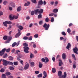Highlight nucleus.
<instances>
[{
  "instance_id": "obj_51",
  "label": "nucleus",
  "mask_w": 78,
  "mask_h": 78,
  "mask_svg": "<svg viewBox=\"0 0 78 78\" xmlns=\"http://www.w3.org/2000/svg\"><path fill=\"white\" fill-rule=\"evenodd\" d=\"M34 11H32L31 12V16H33V15H34Z\"/></svg>"
},
{
  "instance_id": "obj_36",
  "label": "nucleus",
  "mask_w": 78,
  "mask_h": 78,
  "mask_svg": "<svg viewBox=\"0 0 78 78\" xmlns=\"http://www.w3.org/2000/svg\"><path fill=\"white\" fill-rule=\"evenodd\" d=\"M30 66L31 67H33L34 66V62H31L30 63Z\"/></svg>"
},
{
  "instance_id": "obj_42",
  "label": "nucleus",
  "mask_w": 78,
  "mask_h": 78,
  "mask_svg": "<svg viewBox=\"0 0 78 78\" xmlns=\"http://www.w3.org/2000/svg\"><path fill=\"white\" fill-rule=\"evenodd\" d=\"M34 37H35V38H37L39 36V35L38 34H37L34 35Z\"/></svg>"
},
{
  "instance_id": "obj_56",
  "label": "nucleus",
  "mask_w": 78,
  "mask_h": 78,
  "mask_svg": "<svg viewBox=\"0 0 78 78\" xmlns=\"http://www.w3.org/2000/svg\"><path fill=\"white\" fill-rule=\"evenodd\" d=\"M14 19H17L18 18V16H13Z\"/></svg>"
},
{
  "instance_id": "obj_64",
  "label": "nucleus",
  "mask_w": 78,
  "mask_h": 78,
  "mask_svg": "<svg viewBox=\"0 0 78 78\" xmlns=\"http://www.w3.org/2000/svg\"><path fill=\"white\" fill-rule=\"evenodd\" d=\"M54 15V13H51L49 15V16H53Z\"/></svg>"
},
{
  "instance_id": "obj_63",
  "label": "nucleus",
  "mask_w": 78,
  "mask_h": 78,
  "mask_svg": "<svg viewBox=\"0 0 78 78\" xmlns=\"http://www.w3.org/2000/svg\"><path fill=\"white\" fill-rule=\"evenodd\" d=\"M34 42H32L30 43V46L33 45V44H34Z\"/></svg>"
},
{
  "instance_id": "obj_12",
  "label": "nucleus",
  "mask_w": 78,
  "mask_h": 78,
  "mask_svg": "<svg viewBox=\"0 0 78 78\" xmlns=\"http://www.w3.org/2000/svg\"><path fill=\"white\" fill-rule=\"evenodd\" d=\"M20 34H21L20 33V32H18L15 35V37L16 38H17L19 37V36H20Z\"/></svg>"
},
{
  "instance_id": "obj_18",
  "label": "nucleus",
  "mask_w": 78,
  "mask_h": 78,
  "mask_svg": "<svg viewBox=\"0 0 78 78\" xmlns=\"http://www.w3.org/2000/svg\"><path fill=\"white\" fill-rule=\"evenodd\" d=\"M43 74L44 75V76L45 77V78H47V74L46 73V72L44 71L43 72Z\"/></svg>"
},
{
  "instance_id": "obj_43",
  "label": "nucleus",
  "mask_w": 78,
  "mask_h": 78,
  "mask_svg": "<svg viewBox=\"0 0 78 78\" xmlns=\"http://www.w3.org/2000/svg\"><path fill=\"white\" fill-rule=\"evenodd\" d=\"M45 21L46 22H48L49 21V19H48V18L47 17L45 19Z\"/></svg>"
},
{
  "instance_id": "obj_59",
  "label": "nucleus",
  "mask_w": 78,
  "mask_h": 78,
  "mask_svg": "<svg viewBox=\"0 0 78 78\" xmlns=\"http://www.w3.org/2000/svg\"><path fill=\"white\" fill-rule=\"evenodd\" d=\"M3 15V12L2 11H0V16H2Z\"/></svg>"
},
{
  "instance_id": "obj_47",
  "label": "nucleus",
  "mask_w": 78,
  "mask_h": 78,
  "mask_svg": "<svg viewBox=\"0 0 78 78\" xmlns=\"http://www.w3.org/2000/svg\"><path fill=\"white\" fill-rule=\"evenodd\" d=\"M21 30H23V27H22V26H20L19 27H18Z\"/></svg>"
},
{
  "instance_id": "obj_25",
  "label": "nucleus",
  "mask_w": 78,
  "mask_h": 78,
  "mask_svg": "<svg viewBox=\"0 0 78 78\" xmlns=\"http://www.w3.org/2000/svg\"><path fill=\"white\" fill-rule=\"evenodd\" d=\"M37 77L38 78H42V74L41 73L37 75Z\"/></svg>"
},
{
  "instance_id": "obj_30",
  "label": "nucleus",
  "mask_w": 78,
  "mask_h": 78,
  "mask_svg": "<svg viewBox=\"0 0 78 78\" xmlns=\"http://www.w3.org/2000/svg\"><path fill=\"white\" fill-rule=\"evenodd\" d=\"M23 39L24 40H27V39H28V37H27V36H24L23 38Z\"/></svg>"
},
{
  "instance_id": "obj_19",
  "label": "nucleus",
  "mask_w": 78,
  "mask_h": 78,
  "mask_svg": "<svg viewBox=\"0 0 78 78\" xmlns=\"http://www.w3.org/2000/svg\"><path fill=\"white\" fill-rule=\"evenodd\" d=\"M58 9H54L52 11V12H55V13L58 12Z\"/></svg>"
},
{
  "instance_id": "obj_35",
  "label": "nucleus",
  "mask_w": 78,
  "mask_h": 78,
  "mask_svg": "<svg viewBox=\"0 0 78 78\" xmlns=\"http://www.w3.org/2000/svg\"><path fill=\"white\" fill-rule=\"evenodd\" d=\"M2 78H6V75L4 74H2Z\"/></svg>"
},
{
  "instance_id": "obj_22",
  "label": "nucleus",
  "mask_w": 78,
  "mask_h": 78,
  "mask_svg": "<svg viewBox=\"0 0 78 78\" xmlns=\"http://www.w3.org/2000/svg\"><path fill=\"white\" fill-rule=\"evenodd\" d=\"M43 12V9H41L39 10L38 9V13L39 14H42Z\"/></svg>"
},
{
  "instance_id": "obj_58",
  "label": "nucleus",
  "mask_w": 78,
  "mask_h": 78,
  "mask_svg": "<svg viewBox=\"0 0 78 78\" xmlns=\"http://www.w3.org/2000/svg\"><path fill=\"white\" fill-rule=\"evenodd\" d=\"M19 70H23V67H20L19 68Z\"/></svg>"
},
{
  "instance_id": "obj_7",
  "label": "nucleus",
  "mask_w": 78,
  "mask_h": 78,
  "mask_svg": "<svg viewBox=\"0 0 78 78\" xmlns=\"http://www.w3.org/2000/svg\"><path fill=\"white\" fill-rule=\"evenodd\" d=\"M9 5L11 6H12V7H15L16 6L15 4L12 2H10Z\"/></svg>"
},
{
  "instance_id": "obj_52",
  "label": "nucleus",
  "mask_w": 78,
  "mask_h": 78,
  "mask_svg": "<svg viewBox=\"0 0 78 78\" xmlns=\"http://www.w3.org/2000/svg\"><path fill=\"white\" fill-rule=\"evenodd\" d=\"M32 36H30V37H29V38H28V40L29 41H32Z\"/></svg>"
},
{
  "instance_id": "obj_29",
  "label": "nucleus",
  "mask_w": 78,
  "mask_h": 78,
  "mask_svg": "<svg viewBox=\"0 0 78 78\" xmlns=\"http://www.w3.org/2000/svg\"><path fill=\"white\" fill-rule=\"evenodd\" d=\"M8 58L9 59V60H10V61H12V60H13V59H14V58L12 57V56H9L8 57Z\"/></svg>"
},
{
  "instance_id": "obj_61",
  "label": "nucleus",
  "mask_w": 78,
  "mask_h": 78,
  "mask_svg": "<svg viewBox=\"0 0 78 78\" xmlns=\"http://www.w3.org/2000/svg\"><path fill=\"white\" fill-rule=\"evenodd\" d=\"M33 23H31L29 24V27L30 28V27H32L33 26Z\"/></svg>"
},
{
  "instance_id": "obj_38",
  "label": "nucleus",
  "mask_w": 78,
  "mask_h": 78,
  "mask_svg": "<svg viewBox=\"0 0 78 78\" xmlns=\"http://www.w3.org/2000/svg\"><path fill=\"white\" fill-rule=\"evenodd\" d=\"M67 31V32H68V33L69 34H70V33L71 32V30H70V28H68Z\"/></svg>"
},
{
  "instance_id": "obj_57",
  "label": "nucleus",
  "mask_w": 78,
  "mask_h": 78,
  "mask_svg": "<svg viewBox=\"0 0 78 78\" xmlns=\"http://www.w3.org/2000/svg\"><path fill=\"white\" fill-rule=\"evenodd\" d=\"M6 51V52H7V53H9V52L10 51V48H9L7 49Z\"/></svg>"
},
{
  "instance_id": "obj_2",
  "label": "nucleus",
  "mask_w": 78,
  "mask_h": 78,
  "mask_svg": "<svg viewBox=\"0 0 78 78\" xmlns=\"http://www.w3.org/2000/svg\"><path fill=\"white\" fill-rule=\"evenodd\" d=\"M4 40H6L7 39V41L5 42V44H7V43H9L11 40V37H8L6 36H4L3 37Z\"/></svg>"
},
{
  "instance_id": "obj_13",
  "label": "nucleus",
  "mask_w": 78,
  "mask_h": 78,
  "mask_svg": "<svg viewBox=\"0 0 78 78\" xmlns=\"http://www.w3.org/2000/svg\"><path fill=\"white\" fill-rule=\"evenodd\" d=\"M2 62H3V66H5L4 64H6L7 62H8V61L5 59H3Z\"/></svg>"
},
{
  "instance_id": "obj_8",
  "label": "nucleus",
  "mask_w": 78,
  "mask_h": 78,
  "mask_svg": "<svg viewBox=\"0 0 78 78\" xmlns=\"http://www.w3.org/2000/svg\"><path fill=\"white\" fill-rule=\"evenodd\" d=\"M73 51L75 53H76V54L77 55H78V48L76 47L75 48L73 49Z\"/></svg>"
},
{
  "instance_id": "obj_26",
  "label": "nucleus",
  "mask_w": 78,
  "mask_h": 78,
  "mask_svg": "<svg viewBox=\"0 0 78 78\" xmlns=\"http://www.w3.org/2000/svg\"><path fill=\"white\" fill-rule=\"evenodd\" d=\"M9 69L11 70H13L14 69V67L12 66H9Z\"/></svg>"
},
{
  "instance_id": "obj_14",
  "label": "nucleus",
  "mask_w": 78,
  "mask_h": 78,
  "mask_svg": "<svg viewBox=\"0 0 78 78\" xmlns=\"http://www.w3.org/2000/svg\"><path fill=\"white\" fill-rule=\"evenodd\" d=\"M66 54L64 53L62 54V58L63 59H66Z\"/></svg>"
},
{
  "instance_id": "obj_10",
  "label": "nucleus",
  "mask_w": 78,
  "mask_h": 78,
  "mask_svg": "<svg viewBox=\"0 0 78 78\" xmlns=\"http://www.w3.org/2000/svg\"><path fill=\"white\" fill-rule=\"evenodd\" d=\"M70 47H71V44H70V43H69L66 47V49H68V50H69V48H70Z\"/></svg>"
},
{
  "instance_id": "obj_21",
  "label": "nucleus",
  "mask_w": 78,
  "mask_h": 78,
  "mask_svg": "<svg viewBox=\"0 0 78 78\" xmlns=\"http://www.w3.org/2000/svg\"><path fill=\"white\" fill-rule=\"evenodd\" d=\"M62 75V72L61 71H58V76H61Z\"/></svg>"
},
{
  "instance_id": "obj_16",
  "label": "nucleus",
  "mask_w": 78,
  "mask_h": 78,
  "mask_svg": "<svg viewBox=\"0 0 78 78\" xmlns=\"http://www.w3.org/2000/svg\"><path fill=\"white\" fill-rule=\"evenodd\" d=\"M59 66H61L62 65V60H59Z\"/></svg>"
},
{
  "instance_id": "obj_24",
  "label": "nucleus",
  "mask_w": 78,
  "mask_h": 78,
  "mask_svg": "<svg viewBox=\"0 0 78 78\" xmlns=\"http://www.w3.org/2000/svg\"><path fill=\"white\" fill-rule=\"evenodd\" d=\"M42 64L41 63V62H39V68H42Z\"/></svg>"
},
{
  "instance_id": "obj_53",
  "label": "nucleus",
  "mask_w": 78,
  "mask_h": 78,
  "mask_svg": "<svg viewBox=\"0 0 78 78\" xmlns=\"http://www.w3.org/2000/svg\"><path fill=\"white\" fill-rule=\"evenodd\" d=\"M51 22H54V18L52 17L51 20Z\"/></svg>"
},
{
  "instance_id": "obj_23",
  "label": "nucleus",
  "mask_w": 78,
  "mask_h": 78,
  "mask_svg": "<svg viewBox=\"0 0 78 78\" xmlns=\"http://www.w3.org/2000/svg\"><path fill=\"white\" fill-rule=\"evenodd\" d=\"M9 17L10 20H13L14 19V17H12V15H10L9 16Z\"/></svg>"
},
{
  "instance_id": "obj_34",
  "label": "nucleus",
  "mask_w": 78,
  "mask_h": 78,
  "mask_svg": "<svg viewBox=\"0 0 78 78\" xmlns=\"http://www.w3.org/2000/svg\"><path fill=\"white\" fill-rule=\"evenodd\" d=\"M35 14H37V13H39V9H37L34 11Z\"/></svg>"
},
{
  "instance_id": "obj_9",
  "label": "nucleus",
  "mask_w": 78,
  "mask_h": 78,
  "mask_svg": "<svg viewBox=\"0 0 78 78\" xmlns=\"http://www.w3.org/2000/svg\"><path fill=\"white\" fill-rule=\"evenodd\" d=\"M62 78H66L67 77V73H66V72H64V75H62Z\"/></svg>"
},
{
  "instance_id": "obj_40",
  "label": "nucleus",
  "mask_w": 78,
  "mask_h": 78,
  "mask_svg": "<svg viewBox=\"0 0 78 78\" xmlns=\"http://www.w3.org/2000/svg\"><path fill=\"white\" fill-rule=\"evenodd\" d=\"M38 19H41L42 18V15L40 14L38 16Z\"/></svg>"
},
{
  "instance_id": "obj_55",
  "label": "nucleus",
  "mask_w": 78,
  "mask_h": 78,
  "mask_svg": "<svg viewBox=\"0 0 78 78\" xmlns=\"http://www.w3.org/2000/svg\"><path fill=\"white\" fill-rule=\"evenodd\" d=\"M41 61L43 62H45V59L44 58H41Z\"/></svg>"
},
{
  "instance_id": "obj_27",
  "label": "nucleus",
  "mask_w": 78,
  "mask_h": 78,
  "mask_svg": "<svg viewBox=\"0 0 78 78\" xmlns=\"http://www.w3.org/2000/svg\"><path fill=\"white\" fill-rule=\"evenodd\" d=\"M3 24L5 27H8L7 26V23H6V21H5V22H3Z\"/></svg>"
},
{
  "instance_id": "obj_41",
  "label": "nucleus",
  "mask_w": 78,
  "mask_h": 78,
  "mask_svg": "<svg viewBox=\"0 0 78 78\" xmlns=\"http://www.w3.org/2000/svg\"><path fill=\"white\" fill-rule=\"evenodd\" d=\"M8 3V2L6 1H5L3 2V4L4 5H6V4H7Z\"/></svg>"
},
{
  "instance_id": "obj_60",
  "label": "nucleus",
  "mask_w": 78,
  "mask_h": 78,
  "mask_svg": "<svg viewBox=\"0 0 78 78\" xmlns=\"http://www.w3.org/2000/svg\"><path fill=\"white\" fill-rule=\"evenodd\" d=\"M8 78H13L14 77L12 76H9L7 77Z\"/></svg>"
},
{
  "instance_id": "obj_49",
  "label": "nucleus",
  "mask_w": 78,
  "mask_h": 78,
  "mask_svg": "<svg viewBox=\"0 0 78 78\" xmlns=\"http://www.w3.org/2000/svg\"><path fill=\"white\" fill-rule=\"evenodd\" d=\"M45 60L46 61V62H48V61H49V60H48V59L47 57L45 58Z\"/></svg>"
},
{
  "instance_id": "obj_33",
  "label": "nucleus",
  "mask_w": 78,
  "mask_h": 78,
  "mask_svg": "<svg viewBox=\"0 0 78 78\" xmlns=\"http://www.w3.org/2000/svg\"><path fill=\"white\" fill-rule=\"evenodd\" d=\"M6 22L7 24H9V25H11V24H12V22L10 21H6Z\"/></svg>"
},
{
  "instance_id": "obj_20",
  "label": "nucleus",
  "mask_w": 78,
  "mask_h": 78,
  "mask_svg": "<svg viewBox=\"0 0 78 78\" xmlns=\"http://www.w3.org/2000/svg\"><path fill=\"white\" fill-rule=\"evenodd\" d=\"M52 72L53 73H56V69L53 68L52 69Z\"/></svg>"
},
{
  "instance_id": "obj_15",
  "label": "nucleus",
  "mask_w": 78,
  "mask_h": 78,
  "mask_svg": "<svg viewBox=\"0 0 78 78\" xmlns=\"http://www.w3.org/2000/svg\"><path fill=\"white\" fill-rule=\"evenodd\" d=\"M30 2H28L27 3H26L24 5L25 6H29L30 5Z\"/></svg>"
},
{
  "instance_id": "obj_39",
  "label": "nucleus",
  "mask_w": 78,
  "mask_h": 78,
  "mask_svg": "<svg viewBox=\"0 0 78 78\" xmlns=\"http://www.w3.org/2000/svg\"><path fill=\"white\" fill-rule=\"evenodd\" d=\"M13 64L15 66H17L18 65V62H13Z\"/></svg>"
},
{
  "instance_id": "obj_46",
  "label": "nucleus",
  "mask_w": 78,
  "mask_h": 78,
  "mask_svg": "<svg viewBox=\"0 0 78 78\" xmlns=\"http://www.w3.org/2000/svg\"><path fill=\"white\" fill-rule=\"evenodd\" d=\"M1 72H5V69L3 68H2L0 70Z\"/></svg>"
},
{
  "instance_id": "obj_48",
  "label": "nucleus",
  "mask_w": 78,
  "mask_h": 78,
  "mask_svg": "<svg viewBox=\"0 0 78 78\" xmlns=\"http://www.w3.org/2000/svg\"><path fill=\"white\" fill-rule=\"evenodd\" d=\"M35 73L36 75H38V74L39 73V72L38 71H35Z\"/></svg>"
},
{
  "instance_id": "obj_6",
  "label": "nucleus",
  "mask_w": 78,
  "mask_h": 78,
  "mask_svg": "<svg viewBox=\"0 0 78 78\" xmlns=\"http://www.w3.org/2000/svg\"><path fill=\"white\" fill-rule=\"evenodd\" d=\"M29 68V64L27 63L26 64L24 67V70H27Z\"/></svg>"
},
{
  "instance_id": "obj_3",
  "label": "nucleus",
  "mask_w": 78,
  "mask_h": 78,
  "mask_svg": "<svg viewBox=\"0 0 78 78\" xmlns=\"http://www.w3.org/2000/svg\"><path fill=\"white\" fill-rule=\"evenodd\" d=\"M43 27L45 28V30H48L49 28V27H50V25L49 24H47L46 23H45L43 25Z\"/></svg>"
},
{
  "instance_id": "obj_37",
  "label": "nucleus",
  "mask_w": 78,
  "mask_h": 78,
  "mask_svg": "<svg viewBox=\"0 0 78 78\" xmlns=\"http://www.w3.org/2000/svg\"><path fill=\"white\" fill-rule=\"evenodd\" d=\"M5 74L7 76H8V75H11V73L9 72H7L5 73Z\"/></svg>"
},
{
  "instance_id": "obj_62",
  "label": "nucleus",
  "mask_w": 78,
  "mask_h": 78,
  "mask_svg": "<svg viewBox=\"0 0 78 78\" xmlns=\"http://www.w3.org/2000/svg\"><path fill=\"white\" fill-rule=\"evenodd\" d=\"M72 56L73 58L74 59H76L75 56V55H74V54H72Z\"/></svg>"
},
{
  "instance_id": "obj_54",
  "label": "nucleus",
  "mask_w": 78,
  "mask_h": 78,
  "mask_svg": "<svg viewBox=\"0 0 78 78\" xmlns=\"http://www.w3.org/2000/svg\"><path fill=\"white\" fill-rule=\"evenodd\" d=\"M20 62L22 65H23V60H21Z\"/></svg>"
},
{
  "instance_id": "obj_31",
  "label": "nucleus",
  "mask_w": 78,
  "mask_h": 78,
  "mask_svg": "<svg viewBox=\"0 0 78 78\" xmlns=\"http://www.w3.org/2000/svg\"><path fill=\"white\" fill-rule=\"evenodd\" d=\"M7 57H8V55H7V54H5L3 56V58H6Z\"/></svg>"
},
{
  "instance_id": "obj_50",
  "label": "nucleus",
  "mask_w": 78,
  "mask_h": 78,
  "mask_svg": "<svg viewBox=\"0 0 78 78\" xmlns=\"http://www.w3.org/2000/svg\"><path fill=\"white\" fill-rule=\"evenodd\" d=\"M43 23V22L42 21H40L39 22V24L40 25H41Z\"/></svg>"
},
{
  "instance_id": "obj_11",
  "label": "nucleus",
  "mask_w": 78,
  "mask_h": 78,
  "mask_svg": "<svg viewBox=\"0 0 78 78\" xmlns=\"http://www.w3.org/2000/svg\"><path fill=\"white\" fill-rule=\"evenodd\" d=\"M43 4V1L42 0H41L38 2V5H42Z\"/></svg>"
},
{
  "instance_id": "obj_45",
  "label": "nucleus",
  "mask_w": 78,
  "mask_h": 78,
  "mask_svg": "<svg viewBox=\"0 0 78 78\" xmlns=\"http://www.w3.org/2000/svg\"><path fill=\"white\" fill-rule=\"evenodd\" d=\"M62 35H63V36H66V34L65 33V32L63 31L62 32Z\"/></svg>"
},
{
  "instance_id": "obj_44",
  "label": "nucleus",
  "mask_w": 78,
  "mask_h": 78,
  "mask_svg": "<svg viewBox=\"0 0 78 78\" xmlns=\"http://www.w3.org/2000/svg\"><path fill=\"white\" fill-rule=\"evenodd\" d=\"M34 57V55L32 53H30V58L31 59Z\"/></svg>"
},
{
  "instance_id": "obj_5",
  "label": "nucleus",
  "mask_w": 78,
  "mask_h": 78,
  "mask_svg": "<svg viewBox=\"0 0 78 78\" xmlns=\"http://www.w3.org/2000/svg\"><path fill=\"white\" fill-rule=\"evenodd\" d=\"M8 64H9V65H10L11 66H12V65H13V63H12V62L8 61L7 63L4 64L5 66H7Z\"/></svg>"
},
{
  "instance_id": "obj_17",
  "label": "nucleus",
  "mask_w": 78,
  "mask_h": 78,
  "mask_svg": "<svg viewBox=\"0 0 78 78\" xmlns=\"http://www.w3.org/2000/svg\"><path fill=\"white\" fill-rule=\"evenodd\" d=\"M21 8H22V7L21 6H19L17 8V11L18 12H20V10H21Z\"/></svg>"
},
{
  "instance_id": "obj_1",
  "label": "nucleus",
  "mask_w": 78,
  "mask_h": 78,
  "mask_svg": "<svg viewBox=\"0 0 78 78\" xmlns=\"http://www.w3.org/2000/svg\"><path fill=\"white\" fill-rule=\"evenodd\" d=\"M23 45L24 47H23L24 51L25 53H29V51H28L29 48L28 47V44H27V43H24L23 44Z\"/></svg>"
},
{
  "instance_id": "obj_28",
  "label": "nucleus",
  "mask_w": 78,
  "mask_h": 78,
  "mask_svg": "<svg viewBox=\"0 0 78 78\" xmlns=\"http://www.w3.org/2000/svg\"><path fill=\"white\" fill-rule=\"evenodd\" d=\"M17 45V43H16V42H15L12 44V47H15V45Z\"/></svg>"
},
{
  "instance_id": "obj_4",
  "label": "nucleus",
  "mask_w": 78,
  "mask_h": 78,
  "mask_svg": "<svg viewBox=\"0 0 78 78\" xmlns=\"http://www.w3.org/2000/svg\"><path fill=\"white\" fill-rule=\"evenodd\" d=\"M6 48H5L2 50V51H0V56H3L5 53V51H6Z\"/></svg>"
},
{
  "instance_id": "obj_32",
  "label": "nucleus",
  "mask_w": 78,
  "mask_h": 78,
  "mask_svg": "<svg viewBox=\"0 0 78 78\" xmlns=\"http://www.w3.org/2000/svg\"><path fill=\"white\" fill-rule=\"evenodd\" d=\"M31 1L32 3L36 4L37 3V2L36 0H31Z\"/></svg>"
}]
</instances>
